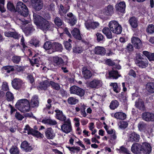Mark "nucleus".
<instances>
[{
    "label": "nucleus",
    "mask_w": 154,
    "mask_h": 154,
    "mask_svg": "<svg viewBox=\"0 0 154 154\" xmlns=\"http://www.w3.org/2000/svg\"><path fill=\"white\" fill-rule=\"evenodd\" d=\"M34 23L37 27L44 32L48 30L51 27V23L43 17L34 13L33 14Z\"/></svg>",
    "instance_id": "1"
},
{
    "label": "nucleus",
    "mask_w": 154,
    "mask_h": 154,
    "mask_svg": "<svg viewBox=\"0 0 154 154\" xmlns=\"http://www.w3.org/2000/svg\"><path fill=\"white\" fill-rule=\"evenodd\" d=\"M29 103V101L26 99L20 100L15 104V107L21 112H27L30 110Z\"/></svg>",
    "instance_id": "2"
},
{
    "label": "nucleus",
    "mask_w": 154,
    "mask_h": 154,
    "mask_svg": "<svg viewBox=\"0 0 154 154\" xmlns=\"http://www.w3.org/2000/svg\"><path fill=\"white\" fill-rule=\"evenodd\" d=\"M16 10L20 15L23 17H27L29 14L28 8L26 5L21 2L20 1L17 3Z\"/></svg>",
    "instance_id": "3"
},
{
    "label": "nucleus",
    "mask_w": 154,
    "mask_h": 154,
    "mask_svg": "<svg viewBox=\"0 0 154 154\" xmlns=\"http://www.w3.org/2000/svg\"><path fill=\"white\" fill-rule=\"evenodd\" d=\"M109 26L111 31L114 33L118 34H120L122 32V27L116 21H110L109 23Z\"/></svg>",
    "instance_id": "4"
},
{
    "label": "nucleus",
    "mask_w": 154,
    "mask_h": 154,
    "mask_svg": "<svg viewBox=\"0 0 154 154\" xmlns=\"http://www.w3.org/2000/svg\"><path fill=\"white\" fill-rule=\"evenodd\" d=\"M24 133H27L28 134H32L37 137H42L43 135L38 131L31 128L28 125L26 126L24 128Z\"/></svg>",
    "instance_id": "5"
},
{
    "label": "nucleus",
    "mask_w": 154,
    "mask_h": 154,
    "mask_svg": "<svg viewBox=\"0 0 154 154\" xmlns=\"http://www.w3.org/2000/svg\"><path fill=\"white\" fill-rule=\"evenodd\" d=\"M69 91L71 94H75L80 97L83 96L85 94V91L83 89L76 86L71 87Z\"/></svg>",
    "instance_id": "6"
},
{
    "label": "nucleus",
    "mask_w": 154,
    "mask_h": 154,
    "mask_svg": "<svg viewBox=\"0 0 154 154\" xmlns=\"http://www.w3.org/2000/svg\"><path fill=\"white\" fill-rule=\"evenodd\" d=\"M61 128L62 131L66 134L71 132L72 129L70 119H68L67 121H66L65 123L63 124L61 126Z\"/></svg>",
    "instance_id": "7"
},
{
    "label": "nucleus",
    "mask_w": 154,
    "mask_h": 154,
    "mask_svg": "<svg viewBox=\"0 0 154 154\" xmlns=\"http://www.w3.org/2000/svg\"><path fill=\"white\" fill-rule=\"evenodd\" d=\"M141 144L138 143H135L132 146L131 150L135 154H141L142 152Z\"/></svg>",
    "instance_id": "8"
},
{
    "label": "nucleus",
    "mask_w": 154,
    "mask_h": 154,
    "mask_svg": "<svg viewBox=\"0 0 154 154\" xmlns=\"http://www.w3.org/2000/svg\"><path fill=\"white\" fill-rule=\"evenodd\" d=\"M126 5L124 2H121L115 5L116 11L119 13L125 12Z\"/></svg>",
    "instance_id": "9"
},
{
    "label": "nucleus",
    "mask_w": 154,
    "mask_h": 154,
    "mask_svg": "<svg viewBox=\"0 0 154 154\" xmlns=\"http://www.w3.org/2000/svg\"><path fill=\"white\" fill-rule=\"evenodd\" d=\"M142 118L147 122L154 121V113L149 112H145L143 113Z\"/></svg>",
    "instance_id": "10"
},
{
    "label": "nucleus",
    "mask_w": 154,
    "mask_h": 154,
    "mask_svg": "<svg viewBox=\"0 0 154 154\" xmlns=\"http://www.w3.org/2000/svg\"><path fill=\"white\" fill-rule=\"evenodd\" d=\"M82 73L83 77L85 79H90L92 75L91 72L88 69L87 67L83 66L82 69Z\"/></svg>",
    "instance_id": "11"
},
{
    "label": "nucleus",
    "mask_w": 154,
    "mask_h": 154,
    "mask_svg": "<svg viewBox=\"0 0 154 154\" xmlns=\"http://www.w3.org/2000/svg\"><path fill=\"white\" fill-rule=\"evenodd\" d=\"M142 152L145 154H149L152 150V147L150 144L147 142L142 143L141 145Z\"/></svg>",
    "instance_id": "12"
},
{
    "label": "nucleus",
    "mask_w": 154,
    "mask_h": 154,
    "mask_svg": "<svg viewBox=\"0 0 154 154\" xmlns=\"http://www.w3.org/2000/svg\"><path fill=\"white\" fill-rule=\"evenodd\" d=\"M39 104L38 97L36 95L33 96L32 98L29 103L30 108H36L37 107Z\"/></svg>",
    "instance_id": "13"
},
{
    "label": "nucleus",
    "mask_w": 154,
    "mask_h": 154,
    "mask_svg": "<svg viewBox=\"0 0 154 154\" xmlns=\"http://www.w3.org/2000/svg\"><path fill=\"white\" fill-rule=\"evenodd\" d=\"M102 85L101 81L97 79H94L89 83V86L93 88H97L100 87Z\"/></svg>",
    "instance_id": "14"
},
{
    "label": "nucleus",
    "mask_w": 154,
    "mask_h": 154,
    "mask_svg": "<svg viewBox=\"0 0 154 154\" xmlns=\"http://www.w3.org/2000/svg\"><path fill=\"white\" fill-rule=\"evenodd\" d=\"M135 63L137 66L142 68H144L147 67L148 64V61L146 58L142 60L136 59Z\"/></svg>",
    "instance_id": "15"
},
{
    "label": "nucleus",
    "mask_w": 154,
    "mask_h": 154,
    "mask_svg": "<svg viewBox=\"0 0 154 154\" xmlns=\"http://www.w3.org/2000/svg\"><path fill=\"white\" fill-rule=\"evenodd\" d=\"M23 84L22 81L19 79L15 78L12 82V85L13 87L16 90L20 89Z\"/></svg>",
    "instance_id": "16"
},
{
    "label": "nucleus",
    "mask_w": 154,
    "mask_h": 154,
    "mask_svg": "<svg viewBox=\"0 0 154 154\" xmlns=\"http://www.w3.org/2000/svg\"><path fill=\"white\" fill-rule=\"evenodd\" d=\"M85 25L88 29H95L99 26V23L97 22L87 21L85 22Z\"/></svg>",
    "instance_id": "17"
},
{
    "label": "nucleus",
    "mask_w": 154,
    "mask_h": 154,
    "mask_svg": "<svg viewBox=\"0 0 154 154\" xmlns=\"http://www.w3.org/2000/svg\"><path fill=\"white\" fill-rule=\"evenodd\" d=\"M31 1L33 3V7L35 10L39 11L42 8L43 2L41 0H31Z\"/></svg>",
    "instance_id": "18"
},
{
    "label": "nucleus",
    "mask_w": 154,
    "mask_h": 154,
    "mask_svg": "<svg viewBox=\"0 0 154 154\" xmlns=\"http://www.w3.org/2000/svg\"><path fill=\"white\" fill-rule=\"evenodd\" d=\"M131 42L137 49H139L142 46V43L141 40L139 38L136 37H134L131 39Z\"/></svg>",
    "instance_id": "19"
},
{
    "label": "nucleus",
    "mask_w": 154,
    "mask_h": 154,
    "mask_svg": "<svg viewBox=\"0 0 154 154\" xmlns=\"http://www.w3.org/2000/svg\"><path fill=\"white\" fill-rule=\"evenodd\" d=\"M46 137L48 139H52L55 136V134L51 128H48L45 131Z\"/></svg>",
    "instance_id": "20"
},
{
    "label": "nucleus",
    "mask_w": 154,
    "mask_h": 154,
    "mask_svg": "<svg viewBox=\"0 0 154 154\" xmlns=\"http://www.w3.org/2000/svg\"><path fill=\"white\" fill-rule=\"evenodd\" d=\"M63 49L62 45L58 42H53L52 51L51 52H49V54H51L55 51H61Z\"/></svg>",
    "instance_id": "21"
},
{
    "label": "nucleus",
    "mask_w": 154,
    "mask_h": 154,
    "mask_svg": "<svg viewBox=\"0 0 154 154\" xmlns=\"http://www.w3.org/2000/svg\"><path fill=\"white\" fill-rule=\"evenodd\" d=\"M140 136L139 135L135 132L131 133L130 134L128 138V141L131 142H137L139 141Z\"/></svg>",
    "instance_id": "22"
},
{
    "label": "nucleus",
    "mask_w": 154,
    "mask_h": 154,
    "mask_svg": "<svg viewBox=\"0 0 154 154\" xmlns=\"http://www.w3.org/2000/svg\"><path fill=\"white\" fill-rule=\"evenodd\" d=\"M50 86V82L48 80H45L41 82L38 87V89L45 90Z\"/></svg>",
    "instance_id": "23"
},
{
    "label": "nucleus",
    "mask_w": 154,
    "mask_h": 154,
    "mask_svg": "<svg viewBox=\"0 0 154 154\" xmlns=\"http://www.w3.org/2000/svg\"><path fill=\"white\" fill-rule=\"evenodd\" d=\"M21 148L26 152H30L32 149V146L26 141H24L22 143Z\"/></svg>",
    "instance_id": "24"
},
{
    "label": "nucleus",
    "mask_w": 154,
    "mask_h": 154,
    "mask_svg": "<svg viewBox=\"0 0 154 154\" xmlns=\"http://www.w3.org/2000/svg\"><path fill=\"white\" fill-rule=\"evenodd\" d=\"M94 52L96 54L103 55L106 53V50L103 47L97 46L95 48Z\"/></svg>",
    "instance_id": "25"
},
{
    "label": "nucleus",
    "mask_w": 154,
    "mask_h": 154,
    "mask_svg": "<svg viewBox=\"0 0 154 154\" xmlns=\"http://www.w3.org/2000/svg\"><path fill=\"white\" fill-rule=\"evenodd\" d=\"M109 78L113 79H117L121 76L117 70H115L113 69L110 71H109Z\"/></svg>",
    "instance_id": "26"
},
{
    "label": "nucleus",
    "mask_w": 154,
    "mask_h": 154,
    "mask_svg": "<svg viewBox=\"0 0 154 154\" xmlns=\"http://www.w3.org/2000/svg\"><path fill=\"white\" fill-rule=\"evenodd\" d=\"M52 59L55 66H56L61 65L64 63L63 60L61 57L56 56L54 57Z\"/></svg>",
    "instance_id": "27"
},
{
    "label": "nucleus",
    "mask_w": 154,
    "mask_h": 154,
    "mask_svg": "<svg viewBox=\"0 0 154 154\" xmlns=\"http://www.w3.org/2000/svg\"><path fill=\"white\" fill-rule=\"evenodd\" d=\"M71 33L74 37L76 39L79 40H81L82 39V37L80 35L79 30L78 29H74L72 31Z\"/></svg>",
    "instance_id": "28"
},
{
    "label": "nucleus",
    "mask_w": 154,
    "mask_h": 154,
    "mask_svg": "<svg viewBox=\"0 0 154 154\" xmlns=\"http://www.w3.org/2000/svg\"><path fill=\"white\" fill-rule=\"evenodd\" d=\"M114 117L117 119L124 120L126 118V115L122 112H117L114 114Z\"/></svg>",
    "instance_id": "29"
},
{
    "label": "nucleus",
    "mask_w": 154,
    "mask_h": 154,
    "mask_svg": "<svg viewBox=\"0 0 154 154\" xmlns=\"http://www.w3.org/2000/svg\"><path fill=\"white\" fill-rule=\"evenodd\" d=\"M129 23L131 26L133 28H136L138 26V21L135 17H132L129 20Z\"/></svg>",
    "instance_id": "30"
},
{
    "label": "nucleus",
    "mask_w": 154,
    "mask_h": 154,
    "mask_svg": "<svg viewBox=\"0 0 154 154\" xmlns=\"http://www.w3.org/2000/svg\"><path fill=\"white\" fill-rule=\"evenodd\" d=\"M135 106L140 110H143L145 109L144 102L141 99H139L136 102Z\"/></svg>",
    "instance_id": "31"
},
{
    "label": "nucleus",
    "mask_w": 154,
    "mask_h": 154,
    "mask_svg": "<svg viewBox=\"0 0 154 154\" xmlns=\"http://www.w3.org/2000/svg\"><path fill=\"white\" fill-rule=\"evenodd\" d=\"M113 13V7L111 5H109L106 7L103 11V13L105 15H111Z\"/></svg>",
    "instance_id": "32"
},
{
    "label": "nucleus",
    "mask_w": 154,
    "mask_h": 154,
    "mask_svg": "<svg viewBox=\"0 0 154 154\" xmlns=\"http://www.w3.org/2000/svg\"><path fill=\"white\" fill-rule=\"evenodd\" d=\"M110 29L108 27H105L102 30L103 33L105 35L107 38L109 39H111L113 37Z\"/></svg>",
    "instance_id": "33"
},
{
    "label": "nucleus",
    "mask_w": 154,
    "mask_h": 154,
    "mask_svg": "<svg viewBox=\"0 0 154 154\" xmlns=\"http://www.w3.org/2000/svg\"><path fill=\"white\" fill-rule=\"evenodd\" d=\"M29 22L27 20H26L24 18H20V17L17 16L16 18L15 23L18 25L22 24L26 25Z\"/></svg>",
    "instance_id": "34"
},
{
    "label": "nucleus",
    "mask_w": 154,
    "mask_h": 154,
    "mask_svg": "<svg viewBox=\"0 0 154 154\" xmlns=\"http://www.w3.org/2000/svg\"><path fill=\"white\" fill-rule=\"evenodd\" d=\"M146 88L148 92L151 93H154V82L148 83L146 85Z\"/></svg>",
    "instance_id": "35"
},
{
    "label": "nucleus",
    "mask_w": 154,
    "mask_h": 154,
    "mask_svg": "<svg viewBox=\"0 0 154 154\" xmlns=\"http://www.w3.org/2000/svg\"><path fill=\"white\" fill-rule=\"evenodd\" d=\"M53 43L50 41H47L43 45L44 48L46 50H48L49 51H48V53L51 52L52 51V48L53 47Z\"/></svg>",
    "instance_id": "36"
},
{
    "label": "nucleus",
    "mask_w": 154,
    "mask_h": 154,
    "mask_svg": "<svg viewBox=\"0 0 154 154\" xmlns=\"http://www.w3.org/2000/svg\"><path fill=\"white\" fill-rule=\"evenodd\" d=\"M143 53L148 58L149 61H154V53H152L147 51H143Z\"/></svg>",
    "instance_id": "37"
},
{
    "label": "nucleus",
    "mask_w": 154,
    "mask_h": 154,
    "mask_svg": "<svg viewBox=\"0 0 154 154\" xmlns=\"http://www.w3.org/2000/svg\"><path fill=\"white\" fill-rule=\"evenodd\" d=\"M35 30L32 25H29L26 27L24 30V32L27 35H30Z\"/></svg>",
    "instance_id": "38"
},
{
    "label": "nucleus",
    "mask_w": 154,
    "mask_h": 154,
    "mask_svg": "<svg viewBox=\"0 0 154 154\" xmlns=\"http://www.w3.org/2000/svg\"><path fill=\"white\" fill-rule=\"evenodd\" d=\"M69 9V8H64L63 6L61 4L60 5V8H59V14L61 16H64V14L67 12Z\"/></svg>",
    "instance_id": "39"
},
{
    "label": "nucleus",
    "mask_w": 154,
    "mask_h": 154,
    "mask_svg": "<svg viewBox=\"0 0 154 154\" xmlns=\"http://www.w3.org/2000/svg\"><path fill=\"white\" fill-rule=\"evenodd\" d=\"M119 105L118 102L116 100H114L112 101L109 106L110 108L112 110H114Z\"/></svg>",
    "instance_id": "40"
},
{
    "label": "nucleus",
    "mask_w": 154,
    "mask_h": 154,
    "mask_svg": "<svg viewBox=\"0 0 154 154\" xmlns=\"http://www.w3.org/2000/svg\"><path fill=\"white\" fill-rule=\"evenodd\" d=\"M110 86L112 87L113 91L116 93H118L120 92V89L116 83H111Z\"/></svg>",
    "instance_id": "41"
},
{
    "label": "nucleus",
    "mask_w": 154,
    "mask_h": 154,
    "mask_svg": "<svg viewBox=\"0 0 154 154\" xmlns=\"http://www.w3.org/2000/svg\"><path fill=\"white\" fill-rule=\"evenodd\" d=\"M67 101L69 104L73 105L79 102V100L74 97H70L68 99Z\"/></svg>",
    "instance_id": "42"
},
{
    "label": "nucleus",
    "mask_w": 154,
    "mask_h": 154,
    "mask_svg": "<svg viewBox=\"0 0 154 154\" xmlns=\"http://www.w3.org/2000/svg\"><path fill=\"white\" fill-rule=\"evenodd\" d=\"M51 86V88L56 90H59L60 89V86L59 84L55 83L53 81L50 82V85Z\"/></svg>",
    "instance_id": "43"
},
{
    "label": "nucleus",
    "mask_w": 154,
    "mask_h": 154,
    "mask_svg": "<svg viewBox=\"0 0 154 154\" xmlns=\"http://www.w3.org/2000/svg\"><path fill=\"white\" fill-rule=\"evenodd\" d=\"M66 147L70 151L71 153H75V151L78 152L80 150V148L79 147H70L67 146H66Z\"/></svg>",
    "instance_id": "44"
},
{
    "label": "nucleus",
    "mask_w": 154,
    "mask_h": 154,
    "mask_svg": "<svg viewBox=\"0 0 154 154\" xmlns=\"http://www.w3.org/2000/svg\"><path fill=\"white\" fill-rule=\"evenodd\" d=\"M146 124L143 122H140L138 124V127L140 131H143L146 128Z\"/></svg>",
    "instance_id": "45"
},
{
    "label": "nucleus",
    "mask_w": 154,
    "mask_h": 154,
    "mask_svg": "<svg viewBox=\"0 0 154 154\" xmlns=\"http://www.w3.org/2000/svg\"><path fill=\"white\" fill-rule=\"evenodd\" d=\"M128 125V122L125 121H121L118 123L119 127L121 128L125 129L127 127Z\"/></svg>",
    "instance_id": "46"
},
{
    "label": "nucleus",
    "mask_w": 154,
    "mask_h": 154,
    "mask_svg": "<svg viewBox=\"0 0 154 154\" xmlns=\"http://www.w3.org/2000/svg\"><path fill=\"white\" fill-rule=\"evenodd\" d=\"M2 70H5L8 73L10 72L11 71H13L14 70V66H3L2 68Z\"/></svg>",
    "instance_id": "47"
},
{
    "label": "nucleus",
    "mask_w": 154,
    "mask_h": 154,
    "mask_svg": "<svg viewBox=\"0 0 154 154\" xmlns=\"http://www.w3.org/2000/svg\"><path fill=\"white\" fill-rule=\"evenodd\" d=\"M39 59L35 57L33 58L32 60L30 61L31 64L33 66H36L37 67L39 66V64H38Z\"/></svg>",
    "instance_id": "48"
},
{
    "label": "nucleus",
    "mask_w": 154,
    "mask_h": 154,
    "mask_svg": "<svg viewBox=\"0 0 154 154\" xmlns=\"http://www.w3.org/2000/svg\"><path fill=\"white\" fill-rule=\"evenodd\" d=\"M146 31L150 34L154 33V25L152 24H149L147 26Z\"/></svg>",
    "instance_id": "49"
},
{
    "label": "nucleus",
    "mask_w": 154,
    "mask_h": 154,
    "mask_svg": "<svg viewBox=\"0 0 154 154\" xmlns=\"http://www.w3.org/2000/svg\"><path fill=\"white\" fill-rule=\"evenodd\" d=\"M10 152L11 154H19V153L18 148L16 146H12Z\"/></svg>",
    "instance_id": "50"
},
{
    "label": "nucleus",
    "mask_w": 154,
    "mask_h": 154,
    "mask_svg": "<svg viewBox=\"0 0 154 154\" xmlns=\"http://www.w3.org/2000/svg\"><path fill=\"white\" fill-rule=\"evenodd\" d=\"M55 24L58 26H61L63 23L62 20L58 17H56L54 19Z\"/></svg>",
    "instance_id": "51"
},
{
    "label": "nucleus",
    "mask_w": 154,
    "mask_h": 154,
    "mask_svg": "<svg viewBox=\"0 0 154 154\" xmlns=\"http://www.w3.org/2000/svg\"><path fill=\"white\" fill-rule=\"evenodd\" d=\"M39 41L35 38L32 39L29 42V43L30 44L32 45L35 47H38L39 46Z\"/></svg>",
    "instance_id": "52"
},
{
    "label": "nucleus",
    "mask_w": 154,
    "mask_h": 154,
    "mask_svg": "<svg viewBox=\"0 0 154 154\" xmlns=\"http://www.w3.org/2000/svg\"><path fill=\"white\" fill-rule=\"evenodd\" d=\"M74 52L76 53H80L82 51V47L78 45H76L73 48Z\"/></svg>",
    "instance_id": "53"
},
{
    "label": "nucleus",
    "mask_w": 154,
    "mask_h": 154,
    "mask_svg": "<svg viewBox=\"0 0 154 154\" xmlns=\"http://www.w3.org/2000/svg\"><path fill=\"white\" fill-rule=\"evenodd\" d=\"M6 96L7 100L8 101H12L14 99L13 94L10 92H7L6 93Z\"/></svg>",
    "instance_id": "54"
},
{
    "label": "nucleus",
    "mask_w": 154,
    "mask_h": 154,
    "mask_svg": "<svg viewBox=\"0 0 154 154\" xmlns=\"http://www.w3.org/2000/svg\"><path fill=\"white\" fill-rule=\"evenodd\" d=\"M21 60V57L20 56H14L13 57L12 60L15 63H18Z\"/></svg>",
    "instance_id": "55"
},
{
    "label": "nucleus",
    "mask_w": 154,
    "mask_h": 154,
    "mask_svg": "<svg viewBox=\"0 0 154 154\" xmlns=\"http://www.w3.org/2000/svg\"><path fill=\"white\" fill-rule=\"evenodd\" d=\"M7 8L10 11H14L15 10V7L13 4L10 2H9L7 5Z\"/></svg>",
    "instance_id": "56"
},
{
    "label": "nucleus",
    "mask_w": 154,
    "mask_h": 154,
    "mask_svg": "<svg viewBox=\"0 0 154 154\" xmlns=\"http://www.w3.org/2000/svg\"><path fill=\"white\" fill-rule=\"evenodd\" d=\"M5 0H0V11L2 13L5 12V11L4 7Z\"/></svg>",
    "instance_id": "57"
},
{
    "label": "nucleus",
    "mask_w": 154,
    "mask_h": 154,
    "mask_svg": "<svg viewBox=\"0 0 154 154\" xmlns=\"http://www.w3.org/2000/svg\"><path fill=\"white\" fill-rule=\"evenodd\" d=\"M68 20L69 23L71 26H73L75 25L77 22V20L75 17L72 18H69Z\"/></svg>",
    "instance_id": "58"
},
{
    "label": "nucleus",
    "mask_w": 154,
    "mask_h": 154,
    "mask_svg": "<svg viewBox=\"0 0 154 154\" xmlns=\"http://www.w3.org/2000/svg\"><path fill=\"white\" fill-rule=\"evenodd\" d=\"M57 119L60 121H63L64 123H65L66 121H67L68 119H70L69 118L67 119L66 117L63 114L60 116H58V118Z\"/></svg>",
    "instance_id": "59"
},
{
    "label": "nucleus",
    "mask_w": 154,
    "mask_h": 154,
    "mask_svg": "<svg viewBox=\"0 0 154 154\" xmlns=\"http://www.w3.org/2000/svg\"><path fill=\"white\" fill-rule=\"evenodd\" d=\"M119 150V151L120 152H124L127 154H130L128 150L127 149L122 146L120 147Z\"/></svg>",
    "instance_id": "60"
},
{
    "label": "nucleus",
    "mask_w": 154,
    "mask_h": 154,
    "mask_svg": "<svg viewBox=\"0 0 154 154\" xmlns=\"http://www.w3.org/2000/svg\"><path fill=\"white\" fill-rule=\"evenodd\" d=\"M15 117L18 120H22L24 117L21 115L20 113L16 112L15 114Z\"/></svg>",
    "instance_id": "61"
},
{
    "label": "nucleus",
    "mask_w": 154,
    "mask_h": 154,
    "mask_svg": "<svg viewBox=\"0 0 154 154\" xmlns=\"http://www.w3.org/2000/svg\"><path fill=\"white\" fill-rule=\"evenodd\" d=\"M97 37V40L98 42L102 41L103 39V36L100 33H97L96 34Z\"/></svg>",
    "instance_id": "62"
},
{
    "label": "nucleus",
    "mask_w": 154,
    "mask_h": 154,
    "mask_svg": "<svg viewBox=\"0 0 154 154\" xmlns=\"http://www.w3.org/2000/svg\"><path fill=\"white\" fill-rule=\"evenodd\" d=\"M2 89L5 91H7L9 90L7 82H3L2 85Z\"/></svg>",
    "instance_id": "63"
},
{
    "label": "nucleus",
    "mask_w": 154,
    "mask_h": 154,
    "mask_svg": "<svg viewBox=\"0 0 154 154\" xmlns=\"http://www.w3.org/2000/svg\"><path fill=\"white\" fill-rule=\"evenodd\" d=\"M65 47L67 50H70L71 48V44L67 41H64V42Z\"/></svg>",
    "instance_id": "64"
}]
</instances>
